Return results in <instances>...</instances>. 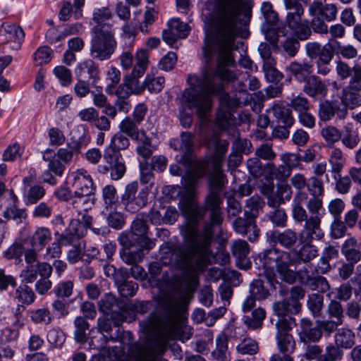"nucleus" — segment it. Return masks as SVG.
Here are the masks:
<instances>
[{"label": "nucleus", "instance_id": "obj_25", "mask_svg": "<svg viewBox=\"0 0 361 361\" xmlns=\"http://www.w3.org/2000/svg\"><path fill=\"white\" fill-rule=\"evenodd\" d=\"M273 116V123L275 124L293 126L295 123V118L292 114L291 109L281 103L274 104L271 109Z\"/></svg>", "mask_w": 361, "mask_h": 361}, {"label": "nucleus", "instance_id": "obj_57", "mask_svg": "<svg viewBox=\"0 0 361 361\" xmlns=\"http://www.w3.org/2000/svg\"><path fill=\"white\" fill-rule=\"evenodd\" d=\"M267 217L275 227L284 228L287 225L288 216L284 209H273L267 214Z\"/></svg>", "mask_w": 361, "mask_h": 361}, {"label": "nucleus", "instance_id": "obj_11", "mask_svg": "<svg viewBox=\"0 0 361 361\" xmlns=\"http://www.w3.org/2000/svg\"><path fill=\"white\" fill-rule=\"evenodd\" d=\"M233 231L244 237H247L250 242H255L260 235V229L257 225V219L253 217L245 215L238 216L232 222Z\"/></svg>", "mask_w": 361, "mask_h": 361}, {"label": "nucleus", "instance_id": "obj_40", "mask_svg": "<svg viewBox=\"0 0 361 361\" xmlns=\"http://www.w3.org/2000/svg\"><path fill=\"white\" fill-rule=\"evenodd\" d=\"M266 317V311L264 308L259 307L255 309L250 315H244L243 323L250 329L255 330L262 327L263 321Z\"/></svg>", "mask_w": 361, "mask_h": 361}, {"label": "nucleus", "instance_id": "obj_62", "mask_svg": "<svg viewBox=\"0 0 361 361\" xmlns=\"http://www.w3.org/2000/svg\"><path fill=\"white\" fill-rule=\"evenodd\" d=\"M4 217L16 221L17 224H20L27 218V213L25 209H19L16 205H12L4 212Z\"/></svg>", "mask_w": 361, "mask_h": 361}, {"label": "nucleus", "instance_id": "obj_32", "mask_svg": "<svg viewBox=\"0 0 361 361\" xmlns=\"http://www.w3.org/2000/svg\"><path fill=\"white\" fill-rule=\"evenodd\" d=\"M148 186L141 189L136 195H133L131 200L126 201L123 204L127 211L132 213L138 212L145 207L148 202Z\"/></svg>", "mask_w": 361, "mask_h": 361}, {"label": "nucleus", "instance_id": "obj_58", "mask_svg": "<svg viewBox=\"0 0 361 361\" xmlns=\"http://www.w3.org/2000/svg\"><path fill=\"white\" fill-rule=\"evenodd\" d=\"M83 130L82 134L77 140H71L67 144V147L71 149L75 153H80L82 147H87L90 142V136L87 128L85 126H81Z\"/></svg>", "mask_w": 361, "mask_h": 361}, {"label": "nucleus", "instance_id": "obj_44", "mask_svg": "<svg viewBox=\"0 0 361 361\" xmlns=\"http://www.w3.org/2000/svg\"><path fill=\"white\" fill-rule=\"evenodd\" d=\"M264 205L265 202L260 196L253 195L246 200L244 214L257 219L259 215V211L263 209Z\"/></svg>", "mask_w": 361, "mask_h": 361}, {"label": "nucleus", "instance_id": "obj_46", "mask_svg": "<svg viewBox=\"0 0 361 361\" xmlns=\"http://www.w3.org/2000/svg\"><path fill=\"white\" fill-rule=\"evenodd\" d=\"M331 54H341L343 58L350 59L357 55V49L353 45L342 46L336 39H331Z\"/></svg>", "mask_w": 361, "mask_h": 361}, {"label": "nucleus", "instance_id": "obj_18", "mask_svg": "<svg viewBox=\"0 0 361 361\" xmlns=\"http://www.w3.org/2000/svg\"><path fill=\"white\" fill-rule=\"evenodd\" d=\"M231 252L239 269L246 270L251 267L252 263L247 257L250 246L245 240L239 239L234 241L231 245Z\"/></svg>", "mask_w": 361, "mask_h": 361}, {"label": "nucleus", "instance_id": "obj_50", "mask_svg": "<svg viewBox=\"0 0 361 361\" xmlns=\"http://www.w3.org/2000/svg\"><path fill=\"white\" fill-rule=\"evenodd\" d=\"M279 351L283 355H290L295 350V341L292 335L275 336Z\"/></svg>", "mask_w": 361, "mask_h": 361}, {"label": "nucleus", "instance_id": "obj_22", "mask_svg": "<svg viewBox=\"0 0 361 361\" xmlns=\"http://www.w3.org/2000/svg\"><path fill=\"white\" fill-rule=\"evenodd\" d=\"M75 74L78 79L86 80H92V84L94 85L99 78V70L98 65L92 59H88L80 63L75 70Z\"/></svg>", "mask_w": 361, "mask_h": 361}, {"label": "nucleus", "instance_id": "obj_60", "mask_svg": "<svg viewBox=\"0 0 361 361\" xmlns=\"http://www.w3.org/2000/svg\"><path fill=\"white\" fill-rule=\"evenodd\" d=\"M236 350L241 355H255L259 350L257 342L251 338H245L236 346Z\"/></svg>", "mask_w": 361, "mask_h": 361}, {"label": "nucleus", "instance_id": "obj_20", "mask_svg": "<svg viewBox=\"0 0 361 361\" xmlns=\"http://www.w3.org/2000/svg\"><path fill=\"white\" fill-rule=\"evenodd\" d=\"M305 345L304 357L307 360L317 361H336L329 345L325 348L323 353L322 348L315 343H304Z\"/></svg>", "mask_w": 361, "mask_h": 361}, {"label": "nucleus", "instance_id": "obj_33", "mask_svg": "<svg viewBox=\"0 0 361 361\" xmlns=\"http://www.w3.org/2000/svg\"><path fill=\"white\" fill-rule=\"evenodd\" d=\"M228 338L224 332H221L216 338V349L212 352V356L216 361H230L228 350Z\"/></svg>", "mask_w": 361, "mask_h": 361}, {"label": "nucleus", "instance_id": "obj_15", "mask_svg": "<svg viewBox=\"0 0 361 361\" xmlns=\"http://www.w3.org/2000/svg\"><path fill=\"white\" fill-rule=\"evenodd\" d=\"M266 237L267 241L270 243H279L286 249L293 247L298 240L297 233L290 228L286 229L283 231H269L266 233Z\"/></svg>", "mask_w": 361, "mask_h": 361}, {"label": "nucleus", "instance_id": "obj_37", "mask_svg": "<svg viewBox=\"0 0 361 361\" xmlns=\"http://www.w3.org/2000/svg\"><path fill=\"white\" fill-rule=\"evenodd\" d=\"M234 112L233 113V114ZM235 119L234 116L233 115V118L230 122V127H233L236 129L237 133L235 134L233 131L229 132L228 129H224V130H227L230 135H232L233 137H236V139L232 143V149L240 154H248L252 152V143L251 142L246 138L242 139L239 137L240 133L237 128L233 125V121Z\"/></svg>", "mask_w": 361, "mask_h": 361}, {"label": "nucleus", "instance_id": "obj_41", "mask_svg": "<svg viewBox=\"0 0 361 361\" xmlns=\"http://www.w3.org/2000/svg\"><path fill=\"white\" fill-rule=\"evenodd\" d=\"M306 54L310 59H319L324 54L327 52L328 54H331V39H329V42L324 46L317 42H307L305 45Z\"/></svg>", "mask_w": 361, "mask_h": 361}, {"label": "nucleus", "instance_id": "obj_7", "mask_svg": "<svg viewBox=\"0 0 361 361\" xmlns=\"http://www.w3.org/2000/svg\"><path fill=\"white\" fill-rule=\"evenodd\" d=\"M99 311L111 315L115 326H120L127 319L126 305L111 293L106 294L99 302Z\"/></svg>", "mask_w": 361, "mask_h": 361}, {"label": "nucleus", "instance_id": "obj_14", "mask_svg": "<svg viewBox=\"0 0 361 361\" xmlns=\"http://www.w3.org/2000/svg\"><path fill=\"white\" fill-rule=\"evenodd\" d=\"M297 279L303 286L307 287L311 290H316L318 293H324L330 289V285L327 279L320 275L312 276L309 275L307 269L304 271H297Z\"/></svg>", "mask_w": 361, "mask_h": 361}, {"label": "nucleus", "instance_id": "obj_9", "mask_svg": "<svg viewBox=\"0 0 361 361\" xmlns=\"http://www.w3.org/2000/svg\"><path fill=\"white\" fill-rule=\"evenodd\" d=\"M130 145L128 137L118 132L116 133L111 138L110 145L106 147L104 152V159H106L114 166H123L125 160L122 157L121 150L126 149Z\"/></svg>", "mask_w": 361, "mask_h": 361}, {"label": "nucleus", "instance_id": "obj_1", "mask_svg": "<svg viewBox=\"0 0 361 361\" xmlns=\"http://www.w3.org/2000/svg\"><path fill=\"white\" fill-rule=\"evenodd\" d=\"M215 13L216 32L212 44L203 49L208 61L216 54L215 68L213 71H204L201 77H188L190 87L182 94L179 118L183 127L190 128L192 117L186 110L195 109L198 116L204 118L212 109V96L216 95L219 99V108L215 123L219 129H228L235 134L237 130L230 127V122L240 102L236 96L231 97L224 91V83L234 82L237 79L236 74L227 66L235 62L234 44L241 30L238 24L249 23L251 10L243 7V0H216Z\"/></svg>", "mask_w": 361, "mask_h": 361}, {"label": "nucleus", "instance_id": "obj_8", "mask_svg": "<svg viewBox=\"0 0 361 361\" xmlns=\"http://www.w3.org/2000/svg\"><path fill=\"white\" fill-rule=\"evenodd\" d=\"M355 338V332L348 327H341L336 331L334 336V343L329 344L336 361L343 359V349H350L354 346Z\"/></svg>", "mask_w": 361, "mask_h": 361}, {"label": "nucleus", "instance_id": "obj_30", "mask_svg": "<svg viewBox=\"0 0 361 361\" xmlns=\"http://www.w3.org/2000/svg\"><path fill=\"white\" fill-rule=\"evenodd\" d=\"M361 90L347 85L341 91V102L351 109L361 106Z\"/></svg>", "mask_w": 361, "mask_h": 361}, {"label": "nucleus", "instance_id": "obj_2", "mask_svg": "<svg viewBox=\"0 0 361 361\" xmlns=\"http://www.w3.org/2000/svg\"><path fill=\"white\" fill-rule=\"evenodd\" d=\"M209 148L214 149L210 158L212 171L209 180V192L202 205L195 207L188 214L185 229V245L176 247L174 264L183 274L190 279L195 290L199 285L198 275L207 267V258L212 252L211 245L214 239V229L220 227L224 216L221 205L223 188L227 183L222 171L224 156L229 142L221 140L214 133L206 140Z\"/></svg>", "mask_w": 361, "mask_h": 361}, {"label": "nucleus", "instance_id": "obj_29", "mask_svg": "<svg viewBox=\"0 0 361 361\" xmlns=\"http://www.w3.org/2000/svg\"><path fill=\"white\" fill-rule=\"evenodd\" d=\"M309 14L312 18L310 21L312 30L318 34H327L329 32L328 25L325 23L321 16L319 4H310L309 6Z\"/></svg>", "mask_w": 361, "mask_h": 361}, {"label": "nucleus", "instance_id": "obj_47", "mask_svg": "<svg viewBox=\"0 0 361 361\" xmlns=\"http://www.w3.org/2000/svg\"><path fill=\"white\" fill-rule=\"evenodd\" d=\"M262 31L265 39L273 46L277 45L279 35L286 36V30L283 27H279L276 25H264Z\"/></svg>", "mask_w": 361, "mask_h": 361}, {"label": "nucleus", "instance_id": "obj_64", "mask_svg": "<svg viewBox=\"0 0 361 361\" xmlns=\"http://www.w3.org/2000/svg\"><path fill=\"white\" fill-rule=\"evenodd\" d=\"M289 105L290 107L298 113V115L305 111H310V104L308 99L302 96L301 94L291 99Z\"/></svg>", "mask_w": 361, "mask_h": 361}, {"label": "nucleus", "instance_id": "obj_49", "mask_svg": "<svg viewBox=\"0 0 361 361\" xmlns=\"http://www.w3.org/2000/svg\"><path fill=\"white\" fill-rule=\"evenodd\" d=\"M266 166L269 170L270 175L280 182H286L287 179L291 175L292 171L284 164L276 166L273 163L266 164Z\"/></svg>", "mask_w": 361, "mask_h": 361}, {"label": "nucleus", "instance_id": "obj_4", "mask_svg": "<svg viewBox=\"0 0 361 361\" xmlns=\"http://www.w3.org/2000/svg\"><path fill=\"white\" fill-rule=\"evenodd\" d=\"M90 34V51L92 58L101 61L109 60L117 47L113 25H94Z\"/></svg>", "mask_w": 361, "mask_h": 361}, {"label": "nucleus", "instance_id": "obj_42", "mask_svg": "<svg viewBox=\"0 0 361 361\" xmlns=\"http://www.w3.org/2000/svg\"><path fill=\"white\" fill-rule=\"evenodd\" d=\"M75 330L73 332L74 339L77 343H85L87 341V333L90 329V324L85 317H77L74 320Z\"/></svg>", "mask_w": 361, "mask_h": 361}, {"label": "nucleus", "instance_id": "obj_19", "mask_svg": "<svg viewBox=\"0 0 361 361\" xmlns=\"http://www.w3.org/2000/svg\"><path fill=\"white\" fill-rule=\"evenodd\" d=\"M73 176V187L75 189L74 195H93L94 183L90 175L81 170L72 174Z\"/></svg>", "mask_w": 361, "mask_h": 361}, {"label": "nucleus", "instance_id": "obj_52", "mask_svg": "<svg viewBox=\"0 0 361 361\" xmlns=\"http://www.w3.org/2000/svg\"><path fill=\"white\" fill-rule=\"evenodd\" d=\"M102 199L104 204V209L108 212L118 202L116 188L113 185H105L102 188Z\"/></svg>", "mask_w": 361, "mask_h": 361}, {"label": "nucleus", "instance_id": "obj_6", "mask_svg": "<svg viewBox=\"0 0 361 361\" xmlns=\"http://www.w3.org/2000/svg\"><path fill=\"white\" fill-rule=\"evenodd\" d=\"M148 58L149 55L146 50L137 51L135 56L136 63L133 71L124 79L126 85L133 94H139L145 90L144 82L140 83L139 78L142 76L147 68Z\"/></svg>", "mask_w": 361, "mask_h": 361}, {"label": "nucleus", "instance_id": "obj_53", "mask_svg": "<svg viewBox=\"0 0 361 361\" xmlns=\"http://www.w3.org/2000/svg\"><path fill=\"white\" fill-rule=\"evenodd\" d=\"M300 48V40L293 37H288L281 42V51L288 58L295 57L299 52Z\"/></svg>", "mask_w": 361, "mask_h": 361}, {"label": "nucleus", "instance_id": "obj_16", "mask_svg": "<svg viewBox=\"0 0 361 361\" xmlns=\"http://www.w3.org/2000/svg\"><path fill=\"white\" fill-rule=\"evenodd\" d=\"M303 83L302 91L314 100H322L327 95L328 89L319 76L312 74Z\"/></svg>", "mask_w": 361, "mask_h": 361}, {"label": "nucleus", "instance_id": "obj_35", "mask_svg": "<svg viewBox=\"0 0 361 361\" xmlns=\"http://www.w3.org/2000/svg\"><path fill=\"white\" fill-rule=\"evenodd\" d=\"M271 309L274 315L277 316L279 319L285 317H292V315L297 314L300 312V310L296 308V305L292 304L286 298L274 302Z\"/></svg>", "mask_w": 361, "mask_h": 361}, {"label": "nucleus", "instance_id": "obj_61", "mask_svg": "<svg viewBox=\"0 0 361 361\" xmlns=\"http://www.w3.org/2000/svg\"><path fill=\"white\" fill-rule=\"evenodd\" d=\"M345 310L340 301L331 300L327 307V313L331 318L343 323L344 319Z\"/></svg>", "mask_w": 361, "mask_h": 361}, {"label": "nucleus", "instance_id": "obj_54", "mask_svg": "<svg viewBox=\"0 0 361 361\" xmlns=\"http://www.w3.org/2000/svg\"><path fill=\"white\" fill-rule=\"evenodd\" d=\"M138 125L139 123L133 120L130 116H126L121 121L118 127L121 133L133 139L138 136V132L140 131Z\"/></svg>", "mask_w": 361, "mask_h": 361}, {"label": "nucleus", "instance_id": "obj_43", "mask_svg": "<svg viewBox=\"0 0 361 361\" xmlns=\"http://www.w3.org/2000/svg\"><path fill=\"white\" fill-rule=\"evenodd\" d=\"M13 298L18 303L30 305L34 302L36 296L32 288L22 283L16 289Z\"/></svg>", "mask_w": 361, "mask_h": 361}, {"label": "nucleus", "instance_id": "obj_3", "mask_svg": "<svg viewBox=\"0 0 361 361\" xmlns=\"http://www.w3.org/2000/svg\"><path fill=\"white\" fill-rule=\"evenodd\" d=\"M290 254L278 248H269L259 252L255 258L256 268L262 270L259 275H264L269 282L274 285L276 279V272L279 279L290 285L297 281V271L290 268Z\"/></svg>", "mask_w": 361, "mask_h": 361}, {"label": "nucleus", "instance_id": "obj_13", "mask_svg": "<svg viewBox=\"0 0 361 361\" xmlns=\"http://www.w3.org/2000/svg\"><path fill=\"white\" fill-rule=\"evenodd\" d=\"M147 221L137 218L132 223L130 232H123L121 234L132 237L135 243L146 245L148 251L154 247V243L147 236Z\"/></svg>", "mask_w": 361, "mask_h": 361}, {"label": "nucleus", "instance_id": "obj_34", "mask_svg": "<svg viewBox=\"0 0 361 361\" xmlns=\"http://www.w3.org/2000/svg\"><path fill=\"white\" fill-rule=\"evenodd\" d=\"M194 137V135L190 132H183L180 134L179 151L183 153L180 161L184 164L191 162Z\"/></svg>", "mask_w": 361, "mask_h": 361}, {"label": "nucleus", "instance_id": "obj_59", "mask_svg": "<svg viewBox=\"0 0 361 361\" xmlns=\"http://www.w3.org/2000/svg\"><path fill=\"white\" fill-rule=\"evenodd\" d=\"M295 318L293 317H285L278 319L275 324L276 334L275 336L292 335L290 332L295 324Z\"/></svg>", "mask_w": 361, "mask_h": 361}, {"label": "nucleus", "instance_id": "obj_55", "mask_svg": "<svg viewBox=\"0 0 361 361\" xmlns=\"http://www.w3.org/2000/svg\"><path fill=\"white\" fill-rule=\"evenodd\" d=\"M276 61L263 63L262 69L267 80L273 84L280 83L283 74L276 68Z\"/></svg>", "mask_w": 361, "mask_h": 361}, {"label": "nucleus", "instance_id": "obj_63", "mask_svg": "<svg viewBox=\"0 0 361 361\" xmlns=\"http://www.w3.org/2000/svg\"><path fill=\"white\" fill-rule=\"evenodd\" d=\"M73 290V282L72 281H66L59 283L52 292L56 298L66 299L72 295Z\"/></svg>", "mask_w": 361, "mask_h": 361}, {"label": "nucleus", "instance_id": "obj_31", "mask_svg": "<svg viewBox=\"0 0 361 361\" xmlns=\"http://www.w3.org/2000/svg\"><path fill=\"white\" fill-rule=\"evenodd\" d=\"M46 194L45 188L40 185L27 184L24 187L23 198L26 206L37 204Z\"/></svg>", "mask_w": 361, "mask_h": 361}, {"label": "nucleus", "instance_id": "obj_51", "mask_svg": "<svg viewBox=\"0 0 361 361\" xmlns=\"http://www.w3.org/2000/svg\"><path fill=\"white\" fill-rule=\"evenodd\" d=\"M307 306L313 317H319L324 307V296L320 293H312L308 295Z\"/></svg>", "mask_w": 361, "mask_h": 361}, {"label": "nucleus", "instance_id": "obj_5", "mask_svg": "<svg viewBox=\"0 0 361 361\" xmlns=\"http://www.w3.org/2000/svg\"><path fill=\"white\" fill-rule=\"evenodd\" d=\"M118 241L122 246L119 255L123 262L133 265L142 260L145 255V250H147L146 245L135 243L132 237L124 234L119 235Z\"/></svg>", "mask_w": 361, "mask_h": 361}, {"label": "nucleus", "instance_id": "obj_27", "mask_svg": "<svg viewBox=\"0 0 361 361\" xmlns=\"http://www.w3.org/2000/svg\"><path fill=\"white\" fill-rule=\"evenodd\" d=\"M291 214L293 220L295 223L301 224L302 223H305L304 224V231L303 232L306 234V239L307 241H312L315 240L314 238L313 232L310 231L307 226V221H309V217L307 213L305 208H303L300 203L298 202L296 200H293Z\"/></svg>", "mask_w": 361, "mask_h": 361}, {"label": "nucleus", "instance_id": "obj_38", "mask_svg": "<svg viewBox=\"0 0 361 361\" xmlns=\"http://www.w3.org/2000/svg\"><path fill=\"white\" fill-rule=\"evenodd\" d=\"M81 224L78 219H71L68 228L60 235V241L62 245H69L80 235Z\"/></svg>", "mask_w": 361, "mask_h": 361}, {"label": "nucleus", "instance_id": "obj_39", "mask_svg": "<svg viewBox=\"0 0 361 361\" xmlns=\"http://www.w3.org/2000/svg\"><path fill=\"white\" fill-rule=\"evenodd\" d=\"M341 140L343 145L350 149H355L360 142L359 133L357 130L353 128V124L348 123L341 131Z\"/></svg>", "mask_w": 361, "mask_h": 361}, {"label": "nucleus", "instance_id": "obj_26", "mask_svg": "<svg viewBox=\"0 0 361 361\" xmlns=\"http://www.w3.org/2000/svg\"><path fill=\"white\" fill-rule=\"evenodd\" d=\"M0 33L7 42L16 44V49L20 47L24 39L25 34L23 29L16 24L4 23L1 27Z\"/></svg>", "mask_w": 361, "mask_h": 361}, {"label": "nucleus", "instance_id": "obj_36", "mask_svg": "<svg viewBox=\"0 0 361 361\" xmlns=\"http://www.w3.org/2000/svg\"><path fill=\"white\" fill-rule=\"evenodd\" d=\"M51 240V233L50 230L46 227H39L33 233L30 243L32 247L37 250H42Z\"/></svg>", "mask_w": 361, "mask_h": 361}, {"label": "nucleus", "instance_id": "obj_12", "mask_svg": "<svg viewBox=\"0 0 361 361\" xmlns=\"http://www.w3.org/2000/svg\"><path fill=\"white\" fill-rule=\"evenodd\" d=\"M307 208L310 214L307 226L313 232L315 240H321L324 237L321 225L319 211L322 208V200L319 197H312L307 202Z\"/></svg>", "mask_w": 361, "mask_h": 361}, {"label": "nucleus", "instance_id": "obj_24", "mask_svg": "<svg viewBox=\"0 0 361 361\" xmlns=\"http://www.w3.org/2000/svg\"><path fill=\"white\" fill-rule=\"evenodd\" d=\"M341 253L347 262L357 264L361 260V243L353 237L349 238L342 245Z\"/></svg>", "mask_w": 361, "mask_h": 361}, {"label": "nucleus", "instance_id": "obj_17", "mask_svg": "<svg viewBox=\"0 0 361 361\" xmlns=\"http://www.w3.org/2000/svg\"><path fill=\"white\" fill-rule=\"evenodd\" d=\"M305 244H304L298 250H293L288 253L290 254V268L293 265H298L303 263H307L314 259L318 255V250L314 245L311 243L312 241H307L306 237L305 238Z\"/></svg>", "mask_w": 361, "mask_h": 361}, {"label": "nucleus", "instance_id": "obj_48", "mask_svg": "<svg viewBox=\"0 0 361 361\" xmlns=\"http://www.w3.org/2000/svg\"><path fill=\"white\" fill-rule=\"evenodd\" d=\"M249 294L257 300H264L270 295L269 289L265 287L264 281L261 279H254L250 283Z\"/></svg>", "mask_w": 361, "mask_h": 361}, {"label": "nucleus", "instance_id": "obj_45", "mask_svg": "<svg viewBox=\"0 0 361 361\" xmlns=\"http://www.w3.org/2000/svg\"><path fill=\"white\" fill-rule=\"evenodd\" d=\"M107 165H99L97 166V171L102 174H106L110 172V178L113 180H118L121 179L126 172V165L123 163V166H115L110 161L104 159ZM118 166V165H116Z\"/></svg>", "mask_w": 361, "mask_h": 361}, {"label": "nucleus", "instance_id": "obj_28", "mask_svg": "<svg viewBox=\"0 0 361 361\" xmlns=\"http://www.w3.org/2000/svg\"><path fill=\"white\" fill-rule=\"evenodd\" d=\"M293 19L291 23H288L287 27L293 32V37L300 41H305L310 38L312 35V29L308 20H296Z\"/></svg>", "mask_w": 361, "mask_h": 361}, {"label": "nucleus", "instance_id": "obj_23", "mask_svg": "<svg viewBox=\"0 0 361 361\" xmlns=\"http://www.w3.org/2000/svg\"><path fill=\"white\" fill-rule=\"evenodd\" d=\"M300 338L304 343L318 342L322 337L317 324L313 326L312 321L308 318L300 320Z\"/></svg>", "mask_w": 361, "mask_h": 361}, {"label": "nucleus", "instance_id": "obj_56", "mask_svg": "<svg viewBox=\"0 0 361 361\" xmlns=\"http://www.w3.org/2000/svg\"><path fill=\"white\" fill-rule=\"evenodd\" d=\"M102 214L106 216L109 226L116 230H120L123 227L125 219L121 212L115 210L112 211L111 209L106 212V210L104 209Z\"/></svg>", "mask_w": 361, "mask_h": 361}, {"label": "nucleus", "instance_id": "obj_21", "mask_svg": "<svg viewBox=\"0 0 361 361\" xmlns=\"http://www.w3.org/2000/svg\"><path fill=\"white\" fill-rule=\"evenodd\" d=\"M285 72L287 75L302 83L312 75V66L307 62L300 63L294 61L285 67Z\"/></svg>", "mask_w": 361, "mask_h": 361}, {"label": "nucleus", "instance_id": "obj_10", "mask_svg": "<svg viewBox=\"0 0 361 361\" xmlns=\"http://www.w3.org/2000/svg\"><path fill=\"white\" fill-rule=\"evenodd\" d=\"M348 114L345 105L337 99H322L318 106L317 115L323 122L330 121L334 118L344 120Z\"/></svg>", "mask_w": 361, "mask_h": 361}]
</instances>
